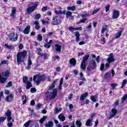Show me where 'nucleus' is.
I'll list each match as a JSON object with an SVG mask.
<instances>
[{"mask_svg":"<svg viewBox=\"0 0 127 127\" xmlns=\"http://www.w3.org/2000/svg\"><path fill=\"white\" fill-rule=\"evenodd\" d=\"M27 55V51L26 50L23 51L22 52H19L16 55L17 58V63L18 65H19L20 63L24 62V59Z\"/></svg>","mask_w":127,"mask_h":127,"instance_id":"nucleus-1","label":"nucleus"},{"mask_svg":"<svg viewBox=\"0 0 127 127\" xmlns=\"http://www.w3.org/2000/svg\"><path fill=\"white\" fill-rule=\"evenodd\" d=\"M37 80L36 81V80ZM45 79H46V77L44 75H40V74H36L34 75L33 80V81H36L35 83L37 84H40V82H42L43 81H45Z\"/></svg>","mask_w":127,"mask_h":127,"instance_id":"nucleus-2","label":"nucleus"},{"mask_svg":"<svg viewBox=\"0 0 127 127\" xmlns=\"http://www.w3.org/2000/svg\"><path fill=\"white\" fill-rule=\"evenodd\" d=\"M96 67H97V63L95 60H92L90 62L89 64L87 67V70L91 71V70H94Z\"/></svg>","mask_w":127,"mask_h":127,"instance_id":"nucleus-3","label":"nucleus"},{"mask_svg":"<svg viewBox=\"0 0 127 127\" xmlns=\"http://www.w3.org/2000/svg\"><path fill=\"white\" fill-rule=\"evenodd\" d=\"M90 57L89 55L85 56L83 57L82 62L80 64V68L82 69V70H85L86 69V61H87Z\"/></svg>","mask_w":127,"mask_h":127,"instance_id":"nucleus-4","label":"nucleus"},{"mask_svg":"<svg viewBox=\"0 0 127 127\" xmlns=\"http://www.w3.org/2000/svg\"><path fill=\"white\" fill-rule=\"evenodd\" d=\"M52 22L53 25H58V24H60V22H61V16L57 15L53 17Z\"/></svg>","mask_w":127,"mask_h":127,"instance_id":"nucleus-5","label":"nucleus"},{"mask_svg":"<svg viewBox=\"0 0 127 127\" xmlns=\"http://www.w3.org/2000/svg\"><path fill=\"white\" fill-rule=\"evenodd\" d=\"M8 38H9L10 41H12V42H14L17 40V34L15 33H11L8 36Z\"/></svg>","mask_w":127,"mask_h":127,"instance_id":"nucleus-6","label":"nucleus"},{"mask_svg":"<svg viewBox=\"0 0 127 127\" xmlns=\"http://www.w3.org/2000/svg\"><path fill=\"white\" fill-rule=\"evenodd\" d=\"M112 18L116 19L120 16V12L117 9H113L112 10Z\"/></svg>","mask_w":127,"mask_h":127,"instance_id":"nucleus-7","label":"nucleus"},{"mask_svg":"<svg viewBox=\"0 0 127 127\" xmlns=\"http://www.w3.org/2000/svg\"><path fill=\"white\" fill-rule=\"evenodd\" d=\"M56 96H57V89H55L53 90V92L51 93L50 94V100H53V99H55Z\"/></svg>","mask_w":127,"mask_h":127,"instance_id":"nucleus-8","label":"nucleus"},{"mask_svg":"<svg viewBox=\"0 0 127 127\" xmlns=\"http://www.w3.org/2000/svg\"><path fill=\"white\" fill-rule=\"evenodd\" d=\"M13 98H14V96L12 94H9L6 97L5 101L8 103H10V102H12L13 101Z\"/></svg>","mask_w":127,"mask_h":127,"instance_id":"nucleus-9","label":"nucleus"},{"mask_svg":"<svg viewBox=\"0 0 127 127\" xmlns=\"http://www.w3.org/2000/svg\"><path fill=\"white\" fill-rule=\"evenodd\" d=\"M110 57L108 58L107 59V61L108 62V63H112V62H114L115 59H114V55H113V53H111L109 55Z\"/></svg>","mask_w":127,"mask_h":127,"instance_id":"nucleus-10","label":"nucleus"},{"mask_svg":"<svg viewBox=\"0 0 127 127\" xmlns=\"http://www.w3.org/2000/svg\"><path fill=\"white\" fill-rule=\"evenodd\" d=\"M5 115L6 116V117H7V120L8 122H9V121L11 120V112H10V110H7Z\"/></svg>","mask_w":127,"mask_h":127,"instance_id":"nucleus-11","label":"nucleus"},{"mask_svg":"<svg viewBox=\"0 0 127 127\" xmlns=\"http://www.w3.org/2000/svg\"><path fill=\"white\" fill-rule=\"evenodd\" d=\"M118 114V110L116 109H112L111 110V114L110 115V118L112 119V118H114L116 115Z\"/></svg>","mask_w":127,"mask_h":127,"instance_id":"nucleus-12","label":"nucleus"},{"mask_svg":"<svg viewBox=\"0 0 127 127\" xmlns=\"http://www.w3.org/2000/svg\"><path fill=\"white\" fill-rule=\"evenodd\" d=\"M74 36L75 37V40L76 42H79L80 41V33L79 32H74Z\"/></svg>","mask_w":127,"mask_h":127,"instance_id":"nucleus-13","label":"nucleus"},{"mask_svg":"<svg viewBox=\"0 0 127 127\" xmlns=\"http://www.w3.org/2000/svg\"><path fill=\"white\" fill-rule=\"evenodd\" d=\"M30 31V26L28 25L24 29L23 32L24 34H29Z\"/></svg>","mask_w":127,"mask_h":127,"instance_id":"nucleus-14","label":"nucleus"},{"mask_svg":"<svg viewBox=\"0 0 127 127\" xmlns=\"http://www.w3.org/2000/svg\"><path fill=\"white\" fill-rule=\"evenodd\" d=\"M89 94L87 92H85L84 94L81 95L79 98L80 101H84L87 96H88Z\"/></svg>","mask_w":127,"mask_h":127,"instance_id":"nucleus-15","label":"nucleus"},{"mask_svg":"<svg viewBox=\"0 0 127 127\" xmlns=\"http://www.w3.org/2000/svg\"><path fill=\"white\" fill-rule=\"evenodd\" d=\"M58 119L61 121V122H64L65 120H66V118L63 114H61L58 116Z\"/></svg>","mask_w":127,"mask_h":127,"instance_id":"nucleus-16","label":"nucleus"},{"mask_svg":"<svg viewBox=\"0 0 127 127\" xmlns=\"http://www.w3.org/2000/svg\"><path fill=\"white\" fill-rule=\"evenodd\" d=\"M35 10V6L28 7L27 9V11L28 13L32 12Z\"/></svg>","mask_w":127,"mask_h":127,"instance_id":"nucleus-17","label":"nucleus"},{"mask_svg":"<svg viewBox=\"0 0 127 127\" xmlns=\"http://www.w3.org/2000/svg\"><path fill=\"white\" fill-rule=\"evenodd\" d=\"M16 12V9L15 7H12L11 10V12L10 14V16H11V17H13L15 15Z\"/></svg>","mask_w":127,"mask_h":127,"instance_id":"nucleus-18","label":"nucleus"},{"mask_svg":"<svg viewBox=\"0 0 127 127\" xmlns=\"http://www.w3.org/2000/svg\"><path fill=\"white\" fill-rule=\"evenodd\" d=\"M55 50L57 52H61V46L57 44L55 45Z\"/></svg>","mask_w":127,"mask_h":127,"instance_id":"nucleus-19","label":"nucleus"},{"mask_svg":"<svg viewBox=\"0 0 127 127\" xmlns=\"http://www.w3.org/2000/svg\"><path fill=\"white\" fill-rule=\"evenodd\" d=\"M58 80V79H56L55 80H54L53 81L52 84L49 87V89H48V90H50L51 89H53V88H54V87H55V84H56V82H57Z\"/></svg>","mask_w":127,"mask_h":127,"instance_id":"nucleus-20","label":"nucleus"},{"mask_svg":"<svg viewBox=\"0 0 127 127\" xmlns=\"http://www.w3.org/2000/svg\"><path fill=\"white\" fill-rule=\"evenodd\" d=\"M69 63L71 65H73V66L76 65V60L74 58L71 59L69 61Z\"/></svg>","mask_w":127,"mask_h":127,"instance_id":"nucleus-21","label":"nucleus"},{"mask_svg":"<svg viewBox=\"0 0 127 127\" xmlns=\"http://www.w3.org/2000/svg\"><path fill=\"white\" fill-rule=\"evenodd\" d=\"M51 43H52V40H50L48 44L46 43V44L44 45V47L47 49L50 48V47L51 46Z\"/></svg>","mask_w":127,"mask_h":127,"instance_id":"nucleus-22","label":"nucleus"},{"mask_svg":"<svg viewBox=\"0 0 127 127\" xmlns=\"http://www.w3.org/2000/svg\"><path fill=\"white\" fill-rule=\"evenodd\" d=\"M46 127H53V122L49 121L48 123L45 124Z\"/></svg>","mask_w":127,"mask_h":127,"instance_id":"nucleus-23","label":"nucleus"},{"mask_svg":"<svg viewBox=\"0 0 127 127\" xmlns=\"http://www.w3.org/2000/svg\"><path fill=\"white\" fill-rule=\"evenodd\" d=\"M25 84H26V89H27L28 90L29 89H30V88H31V87H32V84L29 81H28V82Z\"/></svg>","mask_w":127,"mask_h":127,"instance_id":"nucleus-24","label":"nucleus"},{"mask_svg":"<svg viewBox=\"0 0 127 127\" xmlns=\"http://www.w3.org/2000/svg\"><path fill=\"white\" fill-rule=\"evenodd\" d=\"M123 33V31H120L119 32H118L116 34V36H115V38H120V37H121V35H122V34Z\"/></svg>","mask_w":127,"mask_h":127,"instance_id":"nucleus-25","label":"nucleus"},{"mask_svg":"<svg viewBox=\"0 0 127 127\" xmlns=\"http://www.w3.org/2000/svg\"><path fill=\"white\" fill-rule=\"evenodd\" d=\"M67 10H71V11H74L76 10V6H69L67 7Z\"/></svg>","mask_w":127,"mask_h":127,"instance_id":"nucleus-26","label":"nucleus"},{"mask_svg":"<svg viewBox=\"0 0 127 127\" xmlns=\"http://www.w3.org/2000/svg\"><path fill=\"white\" fill-rule=\"evenodd\" d=\"M8 75H9V71H8V70H6V71L3 72L2 73V75L3 77H8Z\"/></svg>","mask_w":127,"mask_h":127,"instance_id":"nucleus-27","label":"nucleus"},{"mask_svg":"<svg viewBox=\"0 0 127 127\" xmlns=\"http://www.w3.org/2000/svg\"><path fill=\"white\" fill-rule=\"evenodd\" d=\"M72 17V12L69 11H67L66 13V17L69 18V17Z\"/></svg>","mask_w":127,"mask_h":127,"instance_id":"nucleus-28","label":"nucleus"},{"mask_svg":"<svg viewBox=\"0 0 127 127\" xmlns=\"http://www.w3.org/2000/svg\"><path fill=\"white\" fill-rule=\"evenodd\" d=\"M55 12L57 14H65V11H62L61 10H55Z\"/></svg>","mask_w":127,"mask_h":127,"instance_id":"nucleus-29","label":"nucleus"},{"mask_svg":"<svg viewBox=\"0 0 127 127\" xmlns=\"http://www.w3.org/2000/svg\"><path fill=\"white\" fill-rule=\"evenodd\" d=\"M127 100V94H125L121 99V103H124Z\"/></svg>","mask_w":127,"mask_h":127,"instance_id":"nucleus-30","label":"nucleus"},{"mask_svg":"<svg viewBox=\"0 0 127 127\" xmlns=\"http://www.w3.org/2000/svg\"><path fill=\"white\" fill-rule=\"evenodd\" d=\"M28 82V78L26 76H23V83H24V84H26Z\"/></svg>","mask_w":127,"mask_h":127,"instance_id":"nucleus-31","label":"nucleus"},{"mask_svg":"<svg viewBox=\"0 0 127 127\" xmlns=\"http://www.w3.org/2000/svg\"><path fill=\"white\" fill-rule=\"evenodd\" d=\"M34 24H35V25H36V26L35 27L36 29H39V27H40V26H39V23L38 22V21H35L34 22Z\"/></svg>","mask_w":127,"mask_h":127,"instance_id":"nucleus-32","label":"nucleus"},{"mask_svg":"<svg viewBox=\"0 0 127 127\" xmlns=\"http://www.w3.org/2000/svg\"><path fill=\"white\" fill-rule=\"evenodd\" d=\"M75 125L77 127H82V122H80L79 120H77L75 122Z\"/></svg>","mask_w":127,"mask_h":127,"instance_id":"nucleus-33","label":"nucleus"},{"mask_svg":"<svg viewBox=\"0 0 127 127\" xmlns=\"http://www.w3.org/2000/svg\"><path fill=\"white\" fill-rule=\"evenodd\" d=\"M46 119H47V117L43 116V117L42 119H41V120L39 121L40 124H43V122H45Z\"/></svg>","mask_w":127,"mask_h":127,"instance_id":"nucleus-34","label":"nucleus"},{"mask_svg":"<svg viewBox=\"0 0 127 127\" xmlns=\"http://www.w3.org/2000/svg\"><path fill=\"white\" fill-rule=\"evenodd\" d=\"M62 84H63V78H61L60 81L59 89H62Z\"/></svg>","mask_w":127,"mask_h":127,"instance_id":"nucleus-35","label":"nucleus"},{"mask_svg":"<svg viewBox=\"0 0 127 127\" xmlns=\"http://www.w3.org/2000/svg\"><path fill=\"white\" fill-rule=\"evenodd\" d=\"M127 84V79H124L122 82V85L121 86V88H124L126 85Z\"/></svg>","mask_w":127,"mask_h":127,"instance_id":"nucleus-36","label":"nucleus"},{"mask_svg":"<svg viewBox=\"0 0 127 127\" xmlns=\"http://www.w3.org/2000/svg\"><path fill=\"white\" fill-rule=\"evenodd\" d=\"M30 123H31V120H29L28 122H27L24 125V127H29V125L30 124Z\"/></svg>","mask_w":127,"mask_h":127,"instance_id":"nucleus-37","label":"nucleus"},{"mask_svg":"<svg viewBox=\"0 0 127 127\" xmlns=\"http://www.w3.org/2000/svg\"><path fill=\"white\" fill-rule=\"evenodd\" d=\"M62 111V108L58 109V108H56L55 110V113L56 114H58L60 112H61Z\"/></svg>","mask_w":127,"mask_h":127,"instance_id":"nucleus-38","label":"nucleus"},{"mask_svg":"<svg viewBox=\"0 0 127 127\" xmlns=\"http://www.w3.org/2000/svg\"><path fill=\"white\" fill-rule=\"evenodd\" d=\"M80 80L82 81H85V78H84V76L83 75V72L80 73Z\"/></svg>","mask_w":127,"mask_h":127,"instance_id":"nucleus-39","label":"nucleus"},{"mask_svg":"<svg viewBox=\"0 0 127 127\" xmlns=\"http://www.w3.org/2000/svg\"><path fill=\"white\" fill-rule=\"evenodd\" d=\"M90 99L92 102H97V100H96V97L94 96H91Z\"/></svg>","mask_w":127,"mask_h":127,"instance_id":"nucleus-40","label":"nucleus"},{"mask_svg":"<svg viewBox=\"0 0 127 127\" xmlns=\"http://www.w3.org/2000/svg\"><path fill=\"white\" fill-rule=\"evenodd\" d=\"M91 120H88L87 121H86V126L87 127H90V126L91 125Z\"/></svg>","mask_w":127,"mask_h":127,"instance_id":"nucleus-41","label":"nucleus"},{"mask_svg":"<svg viewBox=\"0 0 127 127\" xmlns=\"http://www.w3.org/2000/svg\"><path fill=\"white\" fill-rule=\"evenodd\" d=\"M110 7H111V5H107L105 7L106 12H108V11H109V10H110Z\"/></svg>","mask_w":127,"mask_h":127,"instance_id":"nucleus-42","label":"nucleus"},{"mask_svg":"<svg viewBox=\"0 0 127 127\" xmlns=\"http://www.w3.org/2000/svg\"><path fill=\"white\" fill-rule=\"evenodd\" d=\"M112 88V90H114V89L116 88V87L117 86H118V84H116V83H112L111 85Z\"/></svg>","mask_w":127,"mask_h":127,"instance_id":"nucleus-43","label":"nucleus"},{"mask_svg":"<svg viewBox=\"0 0 127 127\" xmlns=\"http://www.w3.org/2000/svg\"><path fill=\"white\" fill-rule=\"evenodd\" d=\"M108 27V26L105 25V27H103L102 29L101 30V33L103 34L105 32V30H107V28Z\"/></svg>","mask_w":127,"mask_h":127,"instance_id":"nucleus-44","label":"nucleus"},{"mask_svg":"<svg viewBox=\"0 0 127 127\" xmlns=\"http://www.w3.org/2000/svg\"><path fill=\"white\" fill-rule=\"evenodd\" d=\"M41 17V15L40 14H37L35 16V19H39Z\"/></svg>","mask_w":127,"mask_h":127,"instance_id":"nucleus-45","label":"nucleus"},{"mask_svg":"<svg viewBox=\"0 0 127 127\" xmlns=\"http://www.w3.org/2000/svg\"><path fill=\"white\" fill-rule=\"evenodd\" d=\"M5 120H6V118L5 117H0V122L1 123H3V122H4V121H5Z\"/></svg>","mask_w":127,"mask_h":127,"instance_id":"nucleus-46","label":"nucleus"},{"mask_svg":"<svg viewBox=\"0 0 127 127\" xmlns=\"http://www.w3.org/2000/svg\"><path fill=\"white\" fill-rule=\"evenodd\" d=\"M5 47H6V48H7V49H9V50H10V49H11V48H12V47L11 46H9L7 44H5L4 45Z\"/></svg>","mask_w":127,"mask_h":127,"instance_id":"nucleus-47","label":"nucleus"},{"mask_svg":"<svg viewBox=\"0 0 127 127\" xmlns=\"http://www.w3.org/2000/svg\"><path fill=\"white\" fill-rule=\"evenodd\" d=\"M12 82L11 81H9L6 85V88H8L9 87H11L12 86Z\"/></svg>","mask_w":127,"mask_h":127,"instance_id":"nucleus-48","label":"nucleus"},{"mask_svg":"<svg viewBox=\"0 0 127 127\" xmlns=\"http://www.w3.org/2000/svg\"><path fill=\"white\" fill-rule=\"evenodd\" d=\"M7 63H8V61L3 60V61L1 62L0 64L3 65V64H7Z\"/></svg>","mask_w":127,"mask_h":127,"instance_id":"nucleus-49","label":"nucleus"},{"mask_svg":"<svg viewBox=\"0 0 127 127\" xmlns=\"http://www.w3.org/2000/svg\"><path fill=\"white\" fill-rule=\"evenodd\" d=\"M37 39L39 41H42V36L40 35H38L37 37Z\"/></svg>","mask_w":127,"mask_h":127,"instance_id":"nucleus-50","label":"nucleus"},{"mask_svg":"<svg viewBox=\"0 0 127 127\" xmlns=\"http://www.w3.org/2000/svg\"><path fill=\"white\" fill-rule=\"evenodd\" d=\"M69 31H72V30H75V28L73 27V26H70L67 28Z\"/></svg>","mask_w":127,"mask_h":127,"instance_id":"nucleus-51","label":"nucleus"},{"mask_svg":"<svg viewBox=\"0 0 127 127\" xmlns=\"http://www.w3.org/2000/svg\"><path fill=\"white\" fill-rule=\"evenodd\" d=\"M104 68H105V64H102L100 66V70L101 71H103L104 70Z\"/></svg>","mask_w":127,"mask_h":127,"instance_id":"nucleus-52","label":"nucleus"},{"mask_svg":"<svg viewBox=\"0 0 127 127\" xmlns=\"http://www.w3.org/2000/svg\"><path fill=\"white\" fill-rule=\"evenodd\" d=\"M100 9H97L94 11H93V12L92 13V15H94V14H96V13H97V12H98Z\"/></svg>","mask_w":127,"mask_h":127,"instance_id":"nucleus-53","label":"nucleus"},{"mask_svg":"<svg viewBox=\"0 0 127 127\" xmlns=\"http://www.w3.org/2000/svg\"><path fill=\"white\" fill-rule=\"evenodd\" d=\"M85 21H86V19H82L80 20V21L79 22L78 24L85 23Z\"/></svg>","mask_w":127,"mask_h":127,"instance_id":"nucleus-54","label":"nucleus"},{"mask_svg":"<svg viewBox=\"0 0 127 127\" xmlns=\"http://www.w3.org/2000/svg\"><path fill=\"white\" fill-rule=\"evenodd\" d=\"M47 10V6H43L42 8V11L43 12L46 11Z\"/></svg>","mask_w":127,"mask_h":127,"instance_id":"nucleus-55","label":"nucleus"},{"mask_svg":"<svg viewBox=\"0 0 127 127\" xmlns=\"http://www.w3.org/2000/svg\"><path fill=\"white\" fill-rule=\"evenodd\" d=\"M7 126L8 127H12L13 126V124L12 123H8Z\"/></svg>","mask_w":127,"mask_h":127,"instance_id":"nucleus-56","label":"nucleus"},{"mask_svg":"<svg viewBox=\"0 0 127 127\" xmlns=\"http://www.w3.org/2000/svg\"><path fill=\"white\" fill-rule=\"evenodd\" d=\"M30 91L31 93H35V92H36V89L35 88H32L30 89Z\"/></svg>","mask_w":127,"mask_h":127,"instance_id":"nucleus-57","label":"nucleus"},{"mask_svg":"<svg viewBox=\"0 0 127 127\" xmlns=\"http://www.w3.org/2000/svg\"><path fill=\"white\" fill-rule=\"evenodd\" d=\"M30 105H31V106H34V105H35V101H34V100L31 101Z\"/></svg>","mask_w":127,"mask_h":127,"instance_id":"nucleus-58","label":"nucleus"},{"mask_svg":"<svg viewBox=\"0 0 127 127\" xmlns=\"http://www.w3.org/2000/svg\"><path fill=\"white\" fill-rule=\"evenodd\" d=\"M41 107V104L40 103H39L37 106H36V110H39L40 109V107Z\"/></svg>","mask_w":127,"mask_h":127,"instance_id":"nucleus-59","label":"nucleus"},{"mask_svg":"<svg viewBox=\"0 0 127 127\" xmlns=\"http://www.w3.org/2000/svg\"><path fill=\"white\" fill-rule=\"evenodd\" d=\"M96 62L97 63H100V56H97V57L96 58Z\"/></svg>","mask_w":127,"mask_h":127,"instance_id":"nucleus-60","label":"nucleus"},{"mask_svg":"<svg viewBox=\"0 0 127 127\" xmlns=\"http://www.w3.org/2000/svg\"><path fill=\"white\" fill-rule=\"evenodd\" d=\"M92 28V23H89L88 26L87 27V29H91Z\"/></svg>","mask_w":127,"mask_h":127,"instance_id":"nucleus-61","label":"nucleus"},{"mask_svg":"<svg viewBox=\"0 0 127 127\" xmlns=\"http://www.w3.org/2000/svg\"><path fill=\"white\" fill-rule=\"evenodd\" d=\"M18 47L19 49H23V45L22 44L19 45Z\"/></svg>","mask_w":127,"mask_h":127,"instance_id":"nucleus-62","label":"nucleus"},{"mask_svg":"<svg viewBox=\"0 0 127 127\" xmlns=\"http://www.w3.org/2000/svg\"><path fill=\"white\" fill-rule=\"evenodd\" d=\"M69 108L70 111H71L73 109V108H74V106L72 104H70L69 105Z\"/></svg>","mask_w":127,"mask_h":127,"instance_id":"nucleus-63","label":"nucleus"},{"mask_svg":"<svg viewBox=\"0 0 127 127\" xmlns=\"http://www.w3.org/2000/svg\"><path fill=\"white\" fill-rule=\"evenodd\" d=\"M79 45H83L85 44V41H81L78 43Z\"/></svg>","mask_w":127,"mask_h":127,"instance_id":"nucleus-64","label":"nucleus"}]
</instances>
